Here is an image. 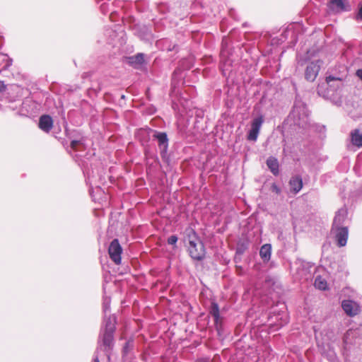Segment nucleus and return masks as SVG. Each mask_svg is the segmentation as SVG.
<instances>
[{
  "mask_svg": "<svg viewBox=\"0 0 362 362\" xmlns=\"http://www.w3.org/2000/svg\"><path fill=\"white\" fill-rule=\"evenodd\" d=\"M188 252L190 257L197 261L204 259L206 250L204 244L199 240H189Z\"/></svg>",
  "mask_w": 362,
  "mask_h": 362,
  "instance_id": "nucleus-1",
  "label": "nucleus"
},
{
  "mask_svg": "<svg viewBox=\"0 0 362 362\" xmlns=\"http://www.w3.org/2000/svg\"><path fill=\"white\" fill-rule=\"evenodd\" d=\"M153 138L158 141L160 153L163 158H165L168 149V138L165 132L154 131Z\"/></svg>",
  "mask_w": 362,
  "mask_h": 362,
  "instance_id": "nucleus-2",
  "label": "nucleus"
},
{
  "mask_svg": "<svg viewBox=\"0 0 362 362\" xmlns=\"http://www.w3.org/2000/svg\"><path fill=\"white\" fill-rule=\"evenodd\" d=\"M122 248L117 239H114L110 244L108 247V253L110 259L115 262V264L119 265L121 264Z\"/></svg>",
  "mask_w": 362,
  "mask_h": 362,
  "instance_id": "nucleus-3",
  "label": "nucleus"
},
{
  "mask_svg": "<svg viewBox=\"0 0 362 362\" xmlns=\"http://www.w3.org/2000/svg\"><path fill=\"white\" fill-rule=\"evenodd\" d=\"M263 122L264 120L262 116L255 117L252 119L251 123V128L247 136V140L252 141H257Z\"/></svg>",
  "mask_w": 362,
  "mask_h": 362,
  "instance_id": "nucleus-4",
  "label": "nucleus"
},
{
  "mask_svg": "<svg viewBox=\"0 0 362 362\" xmlns=\"http://www.w3.org/2000/svg\"><path fill=\"white\" fill-rule=\"evenodd\" d=\"M320 70V61L310 63L305 71V78L308 81H314Z\"/></svg>",
  "mask_w": 362,
  "mask_h": 362,
  "instance_id": "nucleus-5",
  "label": "nucleus"
},
{
  "mask_svg": "<svg viewBox=\"0 0 362 362\" xmlns=\"http://www.w3.org/2000/svg\"><path fill=\"white\" fill-rule=\"evenodd\" d=\"M332 232H334L335 240L339 247H344L346 245L349 236V230L347 227H338L336 228Z\"/></svg>",
  "mask_w": 362,
  "mask_h": 362,
  "instance_id": "nucleus-6",
  "label": "nucleus"
},
{
  "mask_svg": "<svg viewBox=\"0 0 362 362\" xmlns=\"http://www.w3.org/2000/svg\"><path fill=\"white\" fill-rule=\"evenodd\" d=\"M341 307L349 316H355L360 312V307L357 303L351 300H344L341 303Z\"/></svg>",
  "mask_w": 362,
  "mask_h": 362,
  "instance_id": "nucleus-7",
  "label": "nucleus"
},
{
  "mask_svg": "<svg viewBox=\"0 0 362 362\" xmlns=\"http://www.w3.org/2000/svg\"><path fill=\"white\" fill-rule=\"evenodd\" d=\"M71 139V148L78 151L81 148H84V137L77 131H74L69 136Z\"/></svg>",
  "mask_w": 362,
  "mask_h": 362,
  "instance_id": "nucleus-8",
  "label": "nucleus"
},
{
  "mask_svg": "<svg viewBox=\"0 0 362 362\" xmlns=\"http://www.w3.org/2000/svg\"><path fill=\"white\" fill-rule=\"evenodd\" d=\"M156 46L163 51H177V45L168 38H163L156 42Z\"/></svg>",
  "mask_w": 362,
  "mask_h": 362,
  "instance_id": "nucleus-9",
  "label": "nucleus"
},
{
  "mask_svg": "<svg viewBox=\"0 0 362 362\" xmlns=\"http://www.w3.org/2000/svg\"><path fill=\"white\" fill-rule=\"evenodd\" d=\"M53 127L52 118L47 115H42L39 119V127L45 132L48 133Z\"/></svg>",
  "mask_w": 362,
  "mask_h": 362,
  "instance_id": "nucleus-10",
  "label": "nucleus"
},
{
  "mask_svg": "<svg viewBox=\"0 0 362 362\" xmlns=\"http://www.w3.org/2000/svg\"><path fill=\"white\" fill-rule=\"evenodd\" d=\"M346 218V213L344 210L340 209L337 213L333 220V223L332 226V231H333L336 228L342 227L341 225L344 222Z\"/></svg>",
  "mask_w": 362,
  "mask_h": 362,
  "instance_id": "nucleus-11",
  "label": "nucleus"
},
{
  "mask_svg": "<svg viewBox=\"0 0 362 362\" xmlns=\"http://www.w3.org/2000/svg\"><path fill=\"white\" fill-rule=\"evenodd\" d=\"M114 332H103L102 334L103 345L105 347V351H108L113 345Z\"/></svg>",
  "mask_w": 362,
  "mask_h": 362,
  "instance_id": "nucleus-12",
  "label": "nucleus"
},
{
  "mask_svg": "<svg viewBox=\"0 0 362 362\" xmlns=\"http://www.w3.org/2000/svg\"><path fill=\"white\" fill-rule=\"evenodd\" d=\"M291 191L294 194L298 193L303 187V180L299 176L293 177L289 181Z\"/></svg>",
  "mask_w": 362,
  "mask_h": 362,
  "instance_id": "nucleus-13",
  "label": "nucleus"
},
{
  "mask_svg": "<svg viewBox=\"0 0 362 362\" xmlns=\"http://www.w3.org/2000/svg\"><path fill=\"white\" fill-rule=\"evenodd\" d=\"M259 255L264 262H268L272 255V245L270 244L262 245L259 250Z\"/></svg>",
  "mask_w": 362,
  "mask_h": 362,
  "instance_id": "nucleus-14",
  "label": "nucleus"
},
{
  "mask_svg": "<svg viewBox=\"0 0 362 362\" xmlns=\"http://www.w3.org/2000/svg\"><path fill=\"white\" fill-rule=\"evenodd\" d=\"M351 140L353 145L358 148L362 147V134L358 129H354L351 132Z\"/></svg>",
  "mask_w": 362,
  "mask_h": 362,
  "instance_id": "nucleus-15",
  "label": "nucleus"
},
{
  "mask_svg": "<svg viewBox=\"0 0 362 362\" xmlns=\"http://www.w3.org/2000/svg\"><path fill=\"white\" fill-rule=\"evenodd\" d=\"M345 0H330L329 7L332 10H334L336 11H343L346 10Z\"/></svg>",
  "mask_w": 362,
  "mask_h": 362,
  "instance_id": "nucleus-16",
  "label": "nucleus"
},
{
  "mask_svg": "<svg viewBox=\"0 0 362 362\" xmlns=\"http://www.w3.org/2000/svg\"><path fill=\"white\" fill-rule=\"evenodd\" d=\"M12 64V59L7 54L0 53V72Z\"/></svg>",
  "mask_w": 362,
  "mask_h": 362,
  "instance_id": "nucleus-17",
  "label": "nucleus"
},
{
  "mask_svg": "<svg viewBox=\"0 0 362 362\" xmlns=\"http://www.w3.org/2000/svg\"><path fill=\"white\" fill-rule=\"evenodd\" d=\"M209 313L211 315L214 317L215 324L217 325L220 320V312L218 303H216V302L211 303Z\"/></svg>",
  "mask_w": 362,
  "mask_h": 362,
  "instance_id": "nucleus-18",
  "label": "nucleus"
},
{
  "mask_svg": "<svg viewBox=\"0 0 362 362\" xmlns=\"http://www.w3.org/2000/svg\"><path fill=\"white\" fill-rule=\"evenodd\" d=\"M115 320L114 317L109 316L105 318V329L103 332H115Z\"/></svg>",
  "mask_w": 362,
  "mask_h": 362,
  "instance_id": "nucleus-19",
  "label": "nucleus"
},
{
  "mask_svg": "<svg viewBox=\"0 0 362 362\" xmlns=\"http://www.w3.org/2000/svg\"><path fill=\"white\" fill-rule=\"evenodd\" d=\"M314 285L319 290L325 291L327 289V281L320 276L315 278Z\"/></svg>",
  "mask_w": 362,
  "mask_h": 362,
  "instance_id": "nucleus-20",
  "label": "nucleus"
},
{
  "mask_svg": "<svg viewBox=\"0 0 362 362\" xmlns=\"http://www.w3.org/2000/svg\"><path fill=\"white\" fill-rule=\"evenodd\" d=\"M129 63L132 65H141L144 62V54L138 53L137 54L129 57Z\"/></svg>",
  "mask_w": 362,
  "mask_h": 362,
  "instance_id": "nucleus-21",
  "label": "nucleus"
},
{
  "mask_svg": "<svg viewBox=\"0 0 362 362\" xmlns=\"http://www.w3.org/2000/svg\"><path fill=\"white\" fill-rule=\"evenodd\" d=\"M110 298L105 297L103 299V311L105 313V315L107 312H110Z\"/></svg>",
  "mask_w": 362,
  "mask_h": 362,
  "instance_id": "nucleus-22",
  "label": "nucleus"
},
{
  "mask_svg": "<svg viewBox=\"0 0 362 362\" xmlns=\"http://www.w3.org/2000/svg\"><path fill=\"white\" fill-rule=\"evenodd\" d=\"M325 81H326L327 83L331 86L330 83L332 81H339L341 84L342 79L339 77H334L332 76H329L326 77Z\"/></svg>",
  "mask_w": 362,
  "mask_h": 362,
  "instance_id": "nucleus-23",
  "label": "nucleus"
},
{
  "mask_svg": "<svg viewBox=\"0 0 362 362\" xmlns=\"http://www.w3.org/2000/svg\"><path fill=\"white\" fill-rule=\"evenodd\" d=\"M279 323L277 325V328L282 327L288 322V317L286 314H283L281 317H279Z\"/></svg>",
  "mask_w": 362,
  "mask_h": 362,
  "instance_id": "nucleus-24",
  "label": "nucleus"
},
{
  "mask_svg": "<svg viewBox=\"0 0 362 362\" xmlns=\"http://www.w3.org/2000/svg\"><path fill=\"white\" fill-rule=\"evenodd\" d=\"M177 237L175 235H170L168 239V243L171 245H175L177 242Z\"/></svg>",
  "mask_w": 362,
  "mask_h": 362,
  "instance_id": "nucleus-25",
  "label": "nucleus"
},
{
  "mask_svg": "<svg viewBox=\"0 0 362 362\" xmlns=\"http://www.w3.org/2000/svg\"><path fill=\"white\" fill-rule=\"evenodd\" d=\"M107 8H108L107 4H101V6H100L101 12L104 14H106V13L107 12Z\"/></svg>",
  "mask_w": 362,
  "mask_h": 362,
  "instance_id": "nucleus-26",
  "label": "nucleus"
},
{
  "mask_svg": "<svg viewBox=\"0 0 362 362\" xmlns=\"http://www.w3.org/2000/svg\"><path fill=\"white\" fill-rule=\"evenodd\" d=\"M278 167L277 163H276V160H273V175H277L279 173L278 168H276L275 166Z\"/></svg>",
  "mask_w": 362,
  "mask_h": 362,
  "instance_id": "nucleus-27",
  "label": "nucleus"
},
{
  "mask_svg": "<svg viewBox=\"0 0 362 362\" xmlns=\"http://www.w3.org/2000/svg\"><path fill=\"white\" fill-rule=\"evenodd\" d=\"M195 362H211L209 357L200 358L195 361Z\"/></svg>",
  "mask_w": 362,
  "mask_h": 362,
  "instance_id": "nucleus-28",
  "label": "nucleus"
},
{
  "mask_svg": "<svg viewBox=\"0 0 362 362\" xmlns=\"http://www.w3.org/2000/svg\"><path fill=\"white\" fill-rule=\"evenodd\" d=\"M266 163L268 168L272 170V156L267 158Z\"/></svg>",
  "mask_w": 362,
  "mask_h": 362,
  "instance_id": "nucleus-29",
  "label": "nucleus"
},
{
  "mask_svg": "<svg viewBox=\"0 0 362 362\" xmlns=\"http://www.w3.org/2000/svg\"><path fill=\"white\" fill-rule=\"evenodd\" d=\"M357 19H359L362 21V6L359 8L358 14H357Z\"/></svg>",
  "mask_w": 362,
  "mask_h": 362,
  "instance_id": "nucleus-30",
  "label": "nucleus"
},
{
  "mask_svg": "<svg viewBox=\"0 0 362 362\" xmlns=\"http://www.w3.org/2000/svg\"><path fill=\"white\" fill-rule=\"evenodd\" d=\"M356 74L362 81V69L357 70Z\"/></svg>",
  "mask_w": 362,
  "mask_h": 362,
  "instance_id": "nucleus-31",
  "label": "nucleus"
},
{
  "mask_svg": "<svg viewBox=\"0 0 362 362\" xmlns=\"http://www.w3.org/2000/svg\"><path fill=\"white\" fill-rule=\"evenodd\" d=\"M93 362H100L98 356V351H96L94 354Z\"/></svg>",
  "mask_w": 362,
  "mask_h": 362,
  "instance_id": "nucleus-32",
  "label": "nucleus"
},
{
  "mask_svg": "<svg viewBox=\"0 0 362 362\" xmlns=\"http://www.w3.org/2000/svg\"><path fill=\"white\" fill-rule=\"evenodd\" d=\"M244 250H245V249L242 248L241 247H238L237 248V252L239 253V254L243 253Z\"/></svg>",
  "mask_w": 362,
  "mask_h": 362,
  "instance_id": "nucleus-33",
  "label": "nucleus"
},
{
  "mask_svg": "<svg viewBox=\"0 0 362 362\" xmlns=\"http://www.w3.org/2000/svg\"><path fill=\"white\" fill-rule=\"evenodd\" d=\"M272 189H273V191L274 190H276V192L279 191L278 188L276 186H274V185H273Z\"/></svg>",
  "mask_w": 362,
  "mask_h": 362,
  "instance_id": "nucleus-34",
  "label": "nucleus"
},
{
  "mask_svg": "<svg viewBox=\"0 0 362 362\" xmlns=\"http://www.w3.org/2000/svg\"><path fill=\"white\" fill-rule=\"evenodd\" d=\"M2 86H4V84L0 82V90L1 89Z\"/></svg>",
  "mask_w": 362,
  "mask_h": 362,
  "instance_id": "nucleus-35",
  "label": "nucleus"
},
{
  "mask_svg": "<svg viewBox=\"0 0 362 362\" xmlns=\"http://www.w3.org/2000/svg\"><path fill=\"white\" fill-rule=\"evenodd\" d=\"M97 190L98 191H101V189L99 187V188H97Z\"/></svg>",
  "mask_w": 362,
  "mask_h": 362,
  "instance_id": "nucleus-36",
  "label": "nucleus"
}]
</instances>
